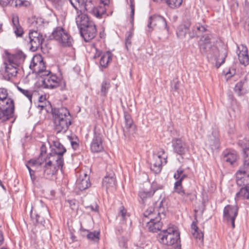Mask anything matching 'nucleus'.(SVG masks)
Returning <instances> with one entry per match:
<instances>
[{
    "mask_svg": "<svg viewBox=\"0 0 249 249\" xmlns=\"http://www.w3.org/2000/svg\"><path fill=\"white\" fill-rule=\"evenodd\" d=\"M3 64L5 66V79L10 80L17 76L19 67L24 62L26 55L21 50H17L13 53L5 51Z\"/></svg>",
    "mask_w": 249,
    "mask_h": 249,
    "instance_id": "obj_1",
    "label": "nucleus"
},
{
    "mask_svg": "<svg viewBox=\"0 0 249 249\" xmlns=\"http://www.w3.org/2000/svg\"><path fill=\"white\" fill-rule=\"evenodd\" d=\"M54 129L57 133H65L71 124V116L69 110L65 107L52 109Z\"/></svg>",
    "mask_w": 249,
    "mask_h": 249,
    "instance_id": "obj_2",
    "label": "nucleus"
},
{
    "mask_svg": "<svg viewBox=\"0 0 249 249\" xmlns=\"http://www.w3.org/2000/svg\"><path fill=\"white\" fill-rule=\"evenodd\" d=\"M41 161L42 163L38 173V177L40 178L51 179L56 175L58 170L62 171L64 163L62 160L56 161L53 157L47 156Z\"/></svg>",
    "mask_w": 249,
    "mask_h": 249,
    "instance_id": "obj_3",
    "label": "nucleus"
},
{
    "mask_svg": "<svg viewBox=\"0 0 249 249\" xmlns=\"http://www.w3.org/2000/svg\"><path fill=\"white\" fill-rule=\"evenodd\" d=\"M14 111V101L8 97L6 89L0 88V122L11 118Z\"/></svg>",
    "mask_w": 249,
    "mask_h": 249,
    "instance_id": "obj_4",
    "label": "nucleus"
},
{
    "mask_svg": "<svg viewBox=\"0 0 249 249\" xmlns=\"http://www.w3.org/2000/svg\"><path fill=\"white\" fill-rule=\"evenodd\" d=\"M199 48L201 53L207 57H214L216 60L215 67L219 68L225 62L227 56V52L226 50H221L217 56L214 53L217 51V48L212 44H199Z\"/></svg>",
    "mask_w": 249,
    "mask_h": 249,
    "instance_id": "obj_5",
    "label": "nucleus"
},
{
    "mask_svg": "<svg viewBox=\"0 0 249 249\" xmlns=\"http://www.w3.org/2000/svg\"><path fill=\"white\" fill-rule=\"evenodd\" d=\"M157 238L160 244L170 246L180 241V233L176 227H169L160 231Z\"/></svg>",
    "mask_w": 249,
    "mask_h": 249,
    "instance_id": "obj_6",
    "label": "nucleus"
},
{
    "mask_svg": "<svg viewBox=\"0 0 249 249\" xmlns=\"http://www.w3.org/2000/svg\"><path fill=\"white\" fill-rule=\"evenodd\" d=\"M101 1L103 4V6L95 7L92 0H84L82 9H80V11L81 13L83 12H87L97 18H101L102 15L105 14L106 12V9L105 6L108 4L109 1L108 0L105 1L101 0Z\"/></svg>",
    "mask_w": 249,
    "mask_h": 249,
    "instance_id": "obj_7",
    "label": "nucleus"
},
{
    "mask_svg": "<svg viewBox=\"0 0 249 249\" xmlns=\"http://www.w3.org/2000/svg\"><path fill=\"white\" fill-rule=\"evenodd\" d=\"M52 35L61 46L64 47L72 46V38L63 28L56 27L53 30Z\"/></svg>",
    "mask_w": 249,
    "mask_h": 249,
    "instance_id": "obj_8",
    "label": "nucleus"
},
{
    "mask_svg": "<svg viewBox=\"0 0 249 249\" xmlns=\"http://www.w3.org/2000/svg\"><path fill=\"white\" fill-rule=\"evenodd\" d=\"M48 142L51 150L47 156L53 157L56 161L62 160L64 163L63 155L67 151L66 148L56 139L52 141V143L49 139Z\"/></svg>",
    "mask_w": 249,
    "mask_h": 249,
    "instance_id": "obj_9",
    "label": "nucleus"
},
{
    "mask_svg": "<svg viewBox=\"0 0 249 249\" xmlns=\"http://www.w3.org/2000/svg\"><path fill=\"white\" fill-rule=\"evenodd\" d=\"M44 38L41 34L36 31L30 30L28 34L27 45L32 52H35L41 47Z\"/></svg>",
    "mask_w": 249,
    "mask_h": 249,
    "instance_id": "obj_10",
    "label": "nucleus"
},
{
    "mask_svg": "<svg viewBox=\"0 0 249 249\" xmlns=\"http://www.w3.org/2000/svg\"><path fill=\"white\" fill-rule=\"evenodd\" d=\"M103 149V135L101 129L95 126L93 137L90 143V150L93 153H98L102 151Z\"/></svg>",
    "mask_w": 249,
    "mask_h": 249,
    "instance_id": "obj_11",
    "label": "nucleus"
},
{
    "mask_svg": "<svg viewBox=\"0 0 249 249\" xmlns=\"http://www.w3.org/2000/svg\"><path fill=\"white\" fill-rule=\"evenodd\" d=\"M43 76H46L42 81V86L46 89H53L58 87L61 80L55 74L51 73L50 71H45Z\"/></svg>",
    "mask_w": 249,
    "mask_h": 249,
    "instance_id": "obj_12",
    "label": "nucleus"
},
{
    "mask_svg": "<svg viewBox=\"0 0 249 249\" xmlns=\"http://www.w3.org/2000/svg\"><path fill=\"white\" fill-rule=\"evenodd\" d=\"M30 69L33 72L41 74H45L46 66L43 58L40 55H36L32 58L30 66Z\"/></svg>",
    "mask_w": 249,
    "mask_h": 249,
    "instance_id": "obj_13",
    "label": "nucleus"
},
{
    "mask_svg": "<svg viewBox=\"0 0 249 249\" xmlns=\"http://www.w3.org/2000/svg\"><path fill=\"white\" fill-rule=\"evenodd\" d=\"M238 208L236 205H227L224 209L223 218L227 222H231L232 228H235V220L238 215Z\"/></svg>",
    "mask_w": 249,
    "mask_h": 249,
    "instance_id": "obj_14",
    "label": "nucleus"
},
{
    "mask_svg": "<svg viewBox=\"0 0 249 249\" xmlns=\"http://www.w3.org/2000/svg\"><path fill=\"white\" fill-rule=\"evenodd\" d=\"M159 25L160 27L164 28L167 31L169 30V27L167 26L165 19L160 15H153L150 16L148 19L147 27L148 29L147 32L150 33L153 30L154 27Z\"/></svg>",
    "mask_w": 249,
    "mask_h": 249,
    "instance_id": "obj_15",
    "label": "nucleus"
},
{
    "mask_svg": "<svg viewBox=\"0 0 249 249\" xmlns=\"http://www.w3.org/2000/svg\"><path fill=\"white\" fill-rule=\"evenodd\" d=\"M173 151L180 155L183 159V156L189 151V148L187 143L180 139H174L172 142Z\"/></svg>",
    "mask_w": 249,
    "mask_h": 249,
    "instance_id": "obj_16",
    "label": "nucleus"
},
{
    "mask_svg": "<svg viewBox=\"0 0 249 249\" xmlns=\"http://www.w3.org/2000/svg\"><path fill=\"white\" fill-rule=\"evenodd\" d=\"M42 163L40 159H37L29 160L26 164L32 180H35L36 176L38 177L39 169L41 168Z\"/></svg>",
    "mask_w": 249,
    "mask_h": 249,
    "instance_id": "obj_17",
    "label": "nucleus"
},
{
    "mask_svg": "<svg viewBox=\"0 0 249 249\" xmlns=\"http://www.w3.org/2000/svg\"><path fill=\"white\" fill-rule=\"evenodd\" d=\"M81 36L84 38L86 42L89 41L94 38L97 34V29L94 22L89 23L87 27L80 31Z\"/></svg>",
    "mask_w": 249,
    "mask_h": 249,
    "instance_id": "obj_18",
    "label": "nucleus"
},
{
    "mask_svg": "<svg viewBox=\"0 0 249 249\" xmlns=\"http://www.w3.org/2000/svg\"><path fill=\"white\" fill-rule=\"evenodd\" d=\"M206 144L214 151L218 149L220 145L219 135L218 132L216 130L213 131L212 134L208 136V139L206 141Z\"/></svg>",
    "mask_w": 249,
    "mask_h": 249,
    "instance_id": "obj_19",
    "label": "nucleus"
},
{
    "mask_svg": "<svg viewBox=\"0 0 249 249\" xmlns=\"http://www.w3.org/2000/svg\"><path fill=\"white\" fill-rule=\"evenodd\" d=\"M103 186L105 187L107 191H113L116 188V181L115 174L111 172L106 175L103 179Z\"/></svg>",
    "mask_w": 249,
    "mask_h": 249,
    "instance_id": "obj_20",
    "label": "nucleus"
},
{
    "mask_svg": "<svg viewBox=\"0 0 249 249\" xmlns=\"http://www.w3.org/2000/svg\"><path fill=\"white\" fill-rule=\"evenodd\" d=\"M80 230L82 237H86L89 240L94 243L99 242L100 238V232L99 231H90L89 230H86L82 227Z\"/></svg>",
    "mask_w": 249,
    "mask_h": 249,
    "instance_id": "obj_21",
    "label": "nucleus"
},
{
    "mask_svg": "<svg viewBox=\"0 0 249 249\" xmlns=\"http://www.w3.org/2000/svg\"><path fill=\"white\" fill-rule=\"evenodd\" d=\"M222 156L223 160L230 165H233L237 158V152L232 149L224 150L222 152Z\"/></svg>",
    "mask_w": 249,
    "mask_h": 249,
    "instance_id": "obj_22",
    "label": "nucleus"
},
{
    "mask_svg": "<svg viewBox=\"0 0 249 249\" xmlns=\"http://www.w3.org/2000/svg\"><path fill=\"white\" fill-rule=\"evenodd\" d=\"M161 219L160 216H157L155 218L151 217L150 221L147 222L146 225L149 231L156 232L161 230L162 226Z\"/></svg>",
    "mask_w": 249,
    "mask_h": 249,
    "instance_id": "obj_23",
    "label": "nucleus"
},
{
    "mask_svg": "<svg viewBox=\"0 0 249 249\" xmlns=\"http://www.w3.org/2000/svg\"><path fill=\"white\" fill-rule=\"evenodd\" d=\"M236 182L240 187L249 186V173L237 171L236 173Z\"/></svg>",
    "mask_w": 249,
    "mask_h": 249,
    "instance_id": "obj_24",
    "label": "nucleus"
},
{
    "mask_svg": "<svg viewBox=\"0 0 249 249\" xmlns=\"http://www.w3.org/2000/svg\"><path fill=\"white\" fill-rule=\"evenodd\" d=\"M163 210L164 208L162 206V201H161L159 203L158 208L150 207L144 212L143 215L144 217L151 219V217H152V218H155L156 215H157V216H160V214L161 213L163 214Z\"/></svg>",
    "mask_w": 249,
    "mask_h": 249,
    "instance_id": "obj_25",
    "label": "nucleus"
},
{
    "mask_svg": "<svg viewBox=\"0 0 249 249\" xmlns=\"http://www.w3.org/2000/svg\"><path fill=\"white\" fill-rule=\"evenodd\" d=\"M90 185L89 177L86 174H84V176H80L77 179L76 183V187L80 191L88 189Z\"/></svg>",
    "mask_w": 249,
    "mask_h": 249,
    "instance_id": "obj_26",
    "label": "nucleus"
},
{
    "mask_svg": "<svg viewBox=\"0 0 249 249\" xmlns=\"http://www.w3.org/2000/svg\"><path fill=\"white\" fill-rule=\"evenodd\" d=\"M93 22L90 20L88 16L85 14H81L76 18V23L79 31L82 29L87 27V26L89 25V23Z\"/></svg>",
    "mask_w": 249,
    "mask_h": 249,
    "instance_id": "obj_27",
    "label": "nucleus"
},
{
    "mask_svg": "<svg viewBox=\"0 0 249 249\" xmlns=\"http://www.w3.org/2000/svg\"><path fill=\"white\" fill-rule=\"evenodd\" d=\"M12 25L16 37H22L24 34V31L19 23L18 17L17 15H13L12 17Z\"/></svg>",
    "mask_w": 249,
    "mask_h": 249,
    "instance_id": "obj_28",
    "label": "nucleus"
},
{
    "mask_svg": "<svg viewBox=\"0 0 249 249\" xmlns=\"http://www.w3.org/2000/svg\"><path fill=\"white\" fill-rule=\"evenodd\" d=\"M191 22L186 21L183 24L179 25L177 30L176 34L178 37L180 39L184 38L191 26Z\"/></svg>",
    "mask_w": 249,
    "mask_h": 249,
    "instance_id": "obj_29",
    "label": "nucleus"
},
{
    "mask_svg": "<svg viewBox=\"0 0 249 249\" xmlns=\"http://www.w3.org/2000/svg\"><path fill=\"white\" fill-rule=\"evenodd\" d=\"M197 221L196 219V221H193L191 224V229L192 230V234L194 238L196 240L200 241L202 243L203 241L204 234L203 233L199 230L197 226Z\"/></svg>",
    "mask_w": 249,
    "mask_h": 249,
    "instance_id": "obj_30",
    "label": "nucleus"
},
{
    "mask_svg": "<svg viewBox=\"0 0 249 249\" xmlns=\"http://www.w3.org/2000/svg\"><path fill=\"white\" fill-rule=\"evenodd\" d=\"M234 199L236 202L241 199H247L249 201V186L241 187L239 191L236 193Z\"/></svg>",
    "mask_w": 249,
    "mask_h": 249,
    "instance_id": "obj_31",
    "label": "nucleus"
},
{
    "mask_svg": "<svg viewBox=\"0 0 249 249\" xmlns=\"http://www.w3.org/2000/svg\"><path fill=\"white\" fill-rule=\"evenodd\" d=\"M124 119L125 126L123 131L124 135L126 136L128 134L127 133L129 132L130 129L133 125V121L130 114L125 111L124 112Z\"/></svg>",
    "mask_w": 249,
    "mask_h": 249,
    "instance_id": "obj_32",
    "label": "nucleus"
},
{
    "mask_svg": "<svg viewBox=\"0 0 249 249\" xmlns=\"http://www.w3.org/2000/svg\"><path fill=\"white\" fill-rule=\"evenodd\" d=\"M112 59V54L110 52L107 51L102 53L100 59V66L103 68H106Z\"/></svg>",
    "mask_w": 249,
    "mask_h": 249,
    "instance_id": "obj_33",
    "label": "nucleus"
},
{
    "mask_svg": "<svg viewBox=\"0 0 249 249\" xmlns=\"http://www.w3.org/2000/svg\"><path fill=\"white\" fill-rule=\"evenodd\" d=\"M206 30V28L204 26L200 24H196L193 28L192 31L188 32V34L190 38L191 39L195 37L199 36L200 34L205 32Z\"/></svg>",
    "mask_w": 249,
    "mask_h": 249,
    "instance_id": "obj_34",
    "label": "nucleus"
},
{
    "mask_svg": "<svg viewBox=\"0 0 249 249\" xmlns=\"http://www.w3.org/2000/svg\"><path fill=\"white\" fill-rule=\"evenodd\" d=\"M238 59L241 64L246 66L249 64V57L248 53V49L246 47H243L242 51L238 54Z\"/></svg>",
    "mask_w": 249,
    "mask_h": 249,
    "instance_id": "obj_35",
    "label": "nucleus"
},
{
    "mask_svg": "<svg viewBox=\"0 0 249 249\" xmlns=\"http://www.w3.org/2000/svg\"><path fill=\"white\" fill-rule=\"evenodd\" d=\"M188 177V175L184 173V170L182 168H178L174 175V178L177 180L176 182V187L180 186L182 184V181Z\"/></svg>",
    "mask_w": 249,
    "mask_h": 249,
    "instance_id": "obj_36",
    "label": "nucleus"
},
{
    "mask_svg": "<svg viewBox=\"0 0 249 249\" xmlns=\"http://www.w3.org/2000/svg\"><path fill=\"white\" fill-rule=\"evenodd\" d=\"M163 164H164L163 161L159 160V158L156 157V159H153V163L151 166V170L155 174H158L160 172Z\"/></svg>",
    "mask_w": 249,
    "mask_h": 249,
    "instance_id": "obj_37",
    "label": "nucleus"
},
{
    "mask_svg": "<svg viewBox=\"0 0 249 249\" xmlns=\"http://www.w3.org/2000/svg\"><path fill=\"white\" fill-rule=\"evenodd\" d=\"M181 196L182 202L187 204L191 203L196 198V196L195 194L191 192H185V191Z\"/></svg>",
    "mask_w": 249,
    "mask_h": 249,
    "instance_id": "obj_38",
    "label": "nucleus"
},
{
    "mask_svg": "<svg viewBox=\"0 0 249 249\" xmlns=\"http://www.w3.org/2000/svg\"><path fill=\"white\" fill-rule=\"evenodd\" d=\"M157 190V189L155 188V187H153V186H152L150 191H140L139 193V196L142 199V200L143 201L144 200L146 199L147 198H150L152 197L154 195Z\"/></svg>",
    "mask_w": 249,
    "mask_h": 249,
    "instance_id": "obj_39",
    "label": "nucleus"
},
{
    "mask_svg": "<svg viewBox=\"0 0 249 249\" xmlns=\"http://www.w3.org/2000/svg\"><path fill=\"white\" fill-rule=\"evenodd\" d=\"M156 157L159 158V160L163 161L164 164H166L167 162V156L165 154V151L163 149L160 148L157 153L153 154V159H156Z\"/></svg>",
    "mask_w": 249,
    "mask_h": 249,
    "instance_id": "obj_40",
    "label": "nucleus"
},
{
    "mask_svg": "<svg viewBox=\"0 0 249 249\" xmlns=\"http://www.w3.org/2000/svg\"><path fill=\"white\" fill-rule=\"evenodd\" d=\"M170 8L174 9L179 7L182 4V0H163Z\"/></svg>",
    "mask_w": 249,
    "mask_h": 249,
    "instance_id": "obj_41",
    "label": "nucleus"
},
{
    "mask_svg": "<svg viewBox=\"0 0 249 249\" xmlns=\"http://www.w3.org/2000/svg\"><path fill=\"white\" fill-rule=\"evenodd\" d=\"M31 218L35 224L43 225L45 223L44 219L42 216L38 214L34 213L32 211L31 212Z\"/></svg>",
    "mask_w": 249,
    "mask_h": 249,
    "instance_id": "obj_42",
    "label": "nucleus"
},
{
    "mask_svg": "<svg viewBox=\"0 0 249 249\" xmlns=\"http://www.w3.org/2000/svg\"><path fill=\"white\" fill-rule=\"evenodd\" d=\"M17 88L21 93L26 96L30 102H32L33 95L32 90L23 89L18 86H17Z\"/></svg>",
    "mask_w": 249,
    "mask_h": 249,
    "instance_id": "obj_43",
    "label": "nucleus"
},
{
    "mask_svg": "<svg viewBox=\"0 0 249 249\" xmlns=\"http://www.w3.org/2000/svg\"><path fill=\"white\" fill-rule=\"evenodd\" d=\"M245 83H246V79L240 81L235 85L234 91L237 93L238 96H240L242 95L241 91Z\"/></svg>",
    "mask_w": 249,
    "mask_h": 249,
    "instance_id": "obj_44",
    "label": "nucleus"
},
{
    "mask_svg": "<svg viewBox=\"0 0 249 249\" xmlns=\"http://www.w3.org/2000/svg\"><path fill=\"white\" fill-rule=\"evenodd\" d=\"M110 87V84L109 81L104 80L101 84V92L103 96H106Z\"/></svg>",
    "mask_w": 249,
    "mask_h": 249,
    "instance_id": "obj_45",
    "label": "nucleus"
},
{
    "mask_svg": "<svg viewBox=\"0 0 249 249\" xmlns=\"http://www.w3.org/2000/svg\"><path fill=\"white\" fill-rule=\"evenodd\" d=\"M84 0H69L71 5L76 10L82 9Z\"/></svg>",
    "mask_w": 249,
    "mask_h": 249,
    "instance_id": "obj_46",
    "label": "nucleus"
},
{
    "mask_svg": "<svg viewBox=\"0 0 249 249\" xmlns=\"http://www.w3.org/2000/svg\"><path fill=\"white\" fill-rule=\"evenodd\" d=\"M212 34H206L203 36L199 41V44H212V39L213 38Z\"/></svg>",
    "mask_w": 249,
    "mask_h": 249,
    "instance_id": "obj_47",
    "label": "nucleus"
},
{
    "mask_svg": "<svg viewBox=\"0 0 249 249\" xmlns=\"http://www.w3.org/2000/svg\"><path fill=\"white\" fill-rule=\"evenodd\" d=\"M118 216L119 217L121 216V219L122 220H125L126 217L129 216V214L127 213L126 210L125 209L123 206H121L119 208V211Z\"/></svg>",
    "mask_w": 249,
    "mask_h": 249,
    "instance_id": "obj_48",
    "label": "nucleus"
},
{
    "mask_svg": "<svg viewBox=\"0 0 249 249\" xmlns=\"http://www.w3.org/2000/svg\"><path fill=\"white\" fill-rule=\"evenodd\" d=\"M11 4L15 7L23 5L27 6L29 5V2L27 1H22L21 0H11Z\"/></svg>",
    "mask_w": 249,
    "mask_h": 249,
    "instance_id": "obj_49",
    "label": "nucleus"
},
{
    "mask_svg": "<svg viewBox=\"0 0 249 249\" xmlns=\"http://www.w3.org/2000/svg\"><path fill=\"white\" fill-rule=\"evenodd\" d=\"M72 148L76 150L79 147V140L77 137L73 138L72 137H69Z\"/></svg>",
    "mask_w": 249,
    "mask_h": 249,
    "instance_id": "obj_50",
    "label": "nucleus"
},
{
    "mask_svg": "<svg viewBox=\"0 0 249 249\" xmlns=\"http://www.w3.org/2000/svg\"><path fill=\"white\" fill-rule=\"evenodd\" d=\"M52 2L53 4L57 9H60L62 6L65 0H48Z\"/></svg>",
    "mask_w": 249,
    "mask_h": 249,
    "instance_id": "obj_51",
    "label": "nucleus"
},
{
    "mask_svg": "<svg viewBox=\"0 0 249 249\" xmlns=\"http://www.w3.org/2000/svg\"><path fill=\"white\" fill-rule=\"evenodd\" d=\"M238 171H244L247 173H249V160H245L243 165Z\"/></svg>",
    "mask_w": 249,
    "mask_h": 249,
    "instance_id": "obj_52",
    "label": "nucleus"
},
{
    "mask_svg": "<svg viewBox=\"0 0 249 249\" xmlns=\"http://www.w3.org/2000/svg\"><path fill=\"white\" fill-rule=\"evenodd\" d=\"M47 152V147L44 143H42L40 147V153L38 159H40V160H43V156Z\"/></svg>",
    "mask_w": 249,
    "mask_h": 249,
    "instance_id": "obj_53",
    "label": "nucleus"
},
{
    "mask_svg": "<svg viewBox=\"0 0 249 249\" xmlns=\"http://www.w3.org/2000/svg\"><path fill=\"white\" fill-rule=\"evenodd\" d=\"M130 7L131 9L130 18L131 19V22L134 20V13H135V3L134 0H130Z\"/></svg>",
    "mask_w": 249,
    "mask_h": 249,
    "instance_id": "obj_54",
    "label": "nucleus"
},
{
    "mask_svg": "<svg viewBox=\"0 0 249 249\" xmlns=\"http://www.w3.org/2000/svg\"><path fill=\"white\" fill-rule=\"evenodd\" d=\"M174 189L175 192L178 193V194L180 195V196H181L182 194H183L185 191V190L183 189L182 184H181L180 186H178L176 187V182H175L174 184Z\"/></svg>",
    "mask_w": 249,
    "mask_h": 249,
    "instance_id": "obj_55",
    "label": "nucleus"
},
{
    "mask_svg": "<svg viewBox=\"0 0 249 249\" xmlns=\"http://www.w3.org/2000/svg\"><path fill=\"white\" fill-rule=\"evenodd\" d=\"M224 72L226 75H227L228 76V78H229L235 75L236 70L234 68L231 67L229 68V70L227 71H224Z\"/></svg>",
    "mask_w": 249,
    "mask_h": 249,
    "instance_id": "obj_56",
    "label": "nucleus"
},
{
    "mask_svg": "<svg viewBox=\"0 0 249 249\" xmlns=\"http://www.w3.org/2000/svg\"><path fill=\"white\" fill-rule=\"evenodd\" d=\"M119 245L121 248L127 249V241L124 237H122L119 241Z\"/></svg>",
    "mask_w": 249,
    "mask_h": 249,
    "instance_id": "obj_57",
    "label": "nucleus"
},
{
    "mask_svg": "<svg viewBox=\"0 0 249 249\" xmlns=\"http://www.w3.org/2000/svg\"><path fill=\"white\" fill-rule=\"evenodd\" d=\"M132 37V34L131 32H128L127 37L125 38V46L127 48L128 45H130L131 44V38Z\"/></svg>",
    "mask_w": 249,
    "mask_h": 249,
    "instance_id": "obj_58",
    "label": "nucleus"
},
{
    "mask_svg": "<svg viewBox=\"0 0 249 249\" xmlns=\"http://www.w3.org/2000/svg\"><path fill=\"white\" fill-rule=\"evenodd\" d=\"M87 209H89L91 211L94 212H97L98 211V207L97 205H96L95 206L92 205L89 206L87 207Z\"/></svg>",
    "mask_w": 249,
    "mask_h": 249,
    "instance_id": "obj_59",
    "label": "nucleus"
},
{
    "mask_svg": "<svg viewBox=\"0 0 249 249\" xmlns=\"http://www.w3.org/2000/svg\"><path fill=\"white\" fill-rule=\"evenodd\" d=\"M117 233L118 234H121L124 233V229L123 226L118 227L117 228Z\"/></svg>",
    "mask_w": 249,
    "mask_h": 249,
    "instance_id": "obj_60",
    "label": "nucleus"
},
{
    "mask_svg": "<svg viewBox=\"0 0 249 249\" xmlns=\"http://www.w3.org/2000/svg\"><path fill=\"white\" fill-rule=\"evenodd\" d=\"M9 2L8 0H0V5L2 7H5Z\"/></svg>",
    "mask_w": 249,
    "mask_h": 249,
    "instance_id": "obj_61",
    "label": "nucleus"
},
{
    "mask_svg": "<svg viewBox=\"0 0 249 249\" xmlns=\"http://www.w3.org/2000/svg\"><path fill=\"white\" fill-rule=\"evenodd\" d=\"M4 240L3 235L2 231H0V246L3 244Z\"/></svg>",
    "mask_w": 249,
    "mask_h": 249,
    "instance_id": "obj_62",
    "label": "nucleus"
},
{
    "mask_svg": "<svg viewBox=\"0 0 249 249\" xmlns=\"http://www.w3.org/2000/svg\"><path fill=\"white\" fill-rule=\"evenodd\" d=\"M101 55H102V54H101L100 52H97L96 53V54L94 55L93 57H94V58L95 59L100 56H101Z\"/></svg>",
    "mask_w": 249,
    "mask_h": 249,
    "instance_id": "obj_63",
    "label": "nucleus"
},
{
    "mask_svg": "<svg viewBox=\"0 0 249 249\" xmlns=\"http://www.w3.org/2000/svg\"><path fill=\"white\" fill-rule=\"evenodd\" d=\"M37 107L40 109V110H42L43 108H45V106L42 105H38L37 106Z\"/></svg>",
    "mask_w": 249,
    "mask_h": 249,
    "instance_id": "obj_64",
    "label": "nucleus"
}]
</instances>
